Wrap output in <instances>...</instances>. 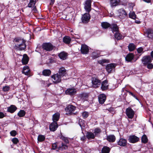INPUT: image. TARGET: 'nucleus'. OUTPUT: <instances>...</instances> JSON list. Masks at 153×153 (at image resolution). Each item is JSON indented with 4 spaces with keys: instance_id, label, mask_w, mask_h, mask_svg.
Segmentation results:
<instances>
[{
    "instance_id": "nucleus-61",
    "label": "nucleus",
    "mask_w": 153,
    "mask_h": 153,
    "mask_svg": "<svg viewBox=\"0 0 153 153\" xmlns=\"http://www.w3.org/2000/svg\"><path fill=\"white\" fill-rule=\"evenodd\" d=\"M33 10H34L35 11H36V6H34L33 7Z\"/></svg>"
},
{
    "instance_id": "nucleus-41",
    "label": "nucleus",
    "mask_w": 153,
    "mask_h": 153,
    "mask_svg": "<svg viewBox=\"0 0 153 153\" xmlns=\"http://www.w3.org/2000/svg\"><path fill=\"white\" fill-rule=\"evenodd\" d=\"M142 142L144 143H146L148 141V139L146 135H143L141 138Z\"/></svg>"
},
{
    "instance_id": "nucleus-44",
    "label": "nucleus",
    "mask_w": 153,
    "mask_h": 153,
    "mask_svg": "<svg viewBox=\"0 0 153 153\" xmlns=\"http://www.w3.org/2000/svg\"><path fill=\"white\" fill-rule=\"evenodd\" d=\"M45 139V137L42 135H39L38 137V140L39 141L42 142Z\"/></svg>"
},
{
    "instance_id": "nucleus-31",
    "label": "nucleus",
    "mask_w": 153,
    "mask_h": 153,
    "mask_svg": "<svg viewBox=\"0 0 153 153\" xmlns=\"http://www.w3.org/2000/svg\"><path fill=\"white\" fill-rule=\"evenodd\" d=\"M42 74L45 76H49L51 74V71L49 69H45L42 72Z\"/></svg>"
},
{
    "instance_id": "nucleus-46",
    "label": "nucleus",
    "mask_w": 153,
    "mask_h": 153,
    "mask_svg": "<svg viewBox=\"0 0 153 153\" xmlns=\"http://www.w3.org/2000/svg\"><path fill=\"white\" fill-rule=\"evenodd\" d=\"M82 115L83 118L85 119L88 117L89 113L86 111H84L82 113Z\"/></svg>"
},
{
    "instance_id": "nucleus-30",
    "label": "nucleus",
    "mask_w": 153,
    "mask_h": 153,
    "mask_svg": "<svg viewBox=\"0 0 153 153\" xmlns=\"http://www.w3.org/2000/svg\"><path fill=\"white\" fill-rule=\"evenodd\" d=\"M57 148L58 150L62 151L67 149H68V146L63 143H62L61 145H60Z\"/></svg>"
},
{
    "instance_id": "nucleus-32",
    "label": "nucleus",
    "mask_w": 153,
    "mask_h": 153,
    "mask_svg": "<svg viewBox=\"0 0 153 153\" xmlns=\"http://www.w3.org/2000/svg\"><path fill=\"white\" fill-rule=\"evenodd\" d=\"M16 107L14 105H11L8 108L7 111L11 113H13L16 109Z\"/></svg>"
},
{
    "instance_id": "nucleus-56",
    "label": "nucleus",
    "mask_w": 153,
    "mask_h": 153,
    "mask_svg": "<svg viewBox=\"0 0 153 153\" xmlns=\"http://www.w3.org/2000/svg\"><path fill=\"white\" fill-rule=\"evenodd\" d=\"M85 136H83L80 139L81 140L84 141L85 140Z\"/></svg>"
},
{
    "instance_id": "nucleus-43",
    "label": "nucleus",
    "mask_w": 153,
    "mask_h": 153,
    "mask_svg": "<svg viewBox=\"0 0 153 153\" xmlns=\"http://www.w3.org/2000/svg\"><path fill=\"white\" fill-rule=\"evenodd\" d=\"M98 51H97V53L95 52H94L92 53V56L93 59H95L99 56V53H98Z\"/></svg>"
},
{
    "instance_id": "nucleus-10",
    "label": "nucleus",
    "mask_w": 153,
    "mask_h": 153,
    "mask_svg": "<svg viewBox=\"0 0 153 153\" xmlns=\"http://www.w3.org/2000/svg\"><path fill=\"white\" fill-rule=\"evenodd\" d=\"M80 50L82 53L87 54L89 52V49L87 45L83 44L81 45Z\"/></svg>"
},
{
    "instance_id": "nucleus-60",
    "label": "nucleus",
    "mask_w": 153,
    "mask_h": 153,
    "mask_svg": "<svg viewBox=\"0 0 153 153\" xmlns=\"http://www.w3.org/2000/svg\"><path fill=\"white\" fill-rule=\"evenodd\" d=\"M113 108H110L109 109H108V111H110V112H111L113 110Z\"/></svg>"
},
{
    "instance_id": "nucleus-47",
    "label": "nucleus",
    "mask_w": 153,
    "mask_h": 153,
    "mask_svg": "<svg viewBox=\"0 0 153 153\" xmlns=\"http://www.w3.org/2000/svg\"><path fill=\"white\" fill-rule=\"evenodd\" d=\"M10 89V87L9 86H4L2 88V90L4 92H7L9 91Z\"/></svg>"
},
{
    "instance_id": "nucleus-54",
    "label": "nucleus",
    "mask_w": 153,
    "mask_h": 153,
    "mask_svg": "<svg viewBox=\"0 0 153 153\" xmlns=\"http://www.w3.org/2000/svg\"><path fill=\"white\" fill-rule=\"evenodd\" d=\"M143 50V49L142 47H140L138 48L137 49V51L138 53H140L142 52Z\"/></svg>"
},
{
    "instance_id": "nucleus-48",
    "label": "nucleus",
    "mask_w": 153,
    "mask_h": 153,
    "mask_svg": "<svg viewBox=\"0 0 153 153\" xmlns=\"http://www.w3.org/2000/svg\"><path fill=\"white\" fill-rule=\"evenodd\" d=\"M10 135L13 137L15 136L17 134V132L15 130H13L10 132Z\"/></svg>"
},
{
    "instance_id": "nucleus-5",
    "label": "nucleus",
    "mask_w": 153,
    "mask_h": 153,
    "mask_svg": "<svg viewBox=\"0 0 153 153\" xmlns=\"http://www.w3.org/2000/svg\"><path fill=\"white\" fill-rule=\"evenodd\" d=\"M126 112L128 118L132 119L133 117L134 114V111L131 108L129 107L126 108Z\"/></svg>"
},
{
    "instance_id": "nucleus-19",
    "label": "nucleus",
    "mask_w": 153,
    "mask_h": 153,
    "mask_svg": "<svg viewBox=\"0 0 153 153\" xmlns=\"http://www.w3.org/2000/svg\"><path fill=\"white\" fill-rule=\"evenodd\" d=\"M106 140L110 143L114 142L116 140L115 137L114 135H111L107 136Z\"/></svg>"
},
{
    "instance_id": "nucleus-14",
    "label": "nucleus",
    "mask_w": 153,
    "mask_h": 153,
    "mask_svg": "<svg viewBox=\"0 0 153 153\" xmlns=\"http://www.w3.org/2000/svg\"><path fill=\"white\" fill-rule=\"evenodd\" d=\"M76 92V89L74 88H68L65 91L66 94L73 95L75 94Z\"/></svg>"
},
{
    "instance_id": "nucleus-27",
    "label": "nucleus",
    "mask_w": 153,
    "mask_h": 153,
    "mask_svg": "<svg viewBox=\"0 0 153 153\" xmlns=\"http://www.w3.org/2000/svg\"><path fill=\"white\" fill-rule=\"evenodd\" d=\"M29 60V58L26 54H24L22 59V62L23 64H26L27 63Z\"/></svg>"
},
{
    "instance_id": "nucleus-15",
    "label": "nucleus",
    "mask_w": 153,
    "mask_h": 153,
    "mask_svg": "<svg viewBox=\"0 0 153 153\" xmlns=\"http://www.w3.org/2000/svg\"><path fill=\"white\" fill-rule=\"evenodd\" d=\"M145 33L149 38H152L153 37V30L152 29L149 28L146 29Z\"/></svg>"
},
{
    "instance_id": "nucleus-7",
    "label": "nucleus",
    "mask_w": 153,
    "mask_h": 153,
    "mask_svg": "<svg viewBox=\"0 0 153 153\" xmlns=\"http://www.w3.org/2000/svg\"><path fill=\"white\" fill-rule=\"evenodd\" d=\"M91 16L89 13H85L82 16V21L84 23H88L90 19Z\"/></svg>"
},
{
    "instance_id": "nucleus-29",
    "label": "nucleus",
    "mask_w": 153,
    "mask_h": 153,
    "mask_svg": "<svg viewBox=\"0 0 153 153\" xmlns=\"http://www.w3.org/2000/svg\"><path fill=\"white\" fill-rule=\"evenodd\" d=\"M86 137L87 138L89 139H94L95 138V135L94 134L91 132H87Z\"/></svg>"
},
{
    "instance_id": "nucleus-38",
    "label": "nucleus",
    "mask_w": 153,
    "mask_h": 153,
    "mask_svg": "<svg viewBox=\"0 0 153 153\" xmlns=\"http://www.w3.org/2000/svg\"><path fill=\"white\" fill-rule=\"evenodd\" d=\"M25 114L26 113L24 110H20L17 113V115L19 117H22L25 116Z\"/></svg>"
},
{
    "instance_id": "nucleus-3",
    "label": "nucleus",
    "mask_w": 153,
    "mask_h": 153,
    "mask_svg": "<svg viewBox=\"0 0 153 153\" xmlns=\"http://www.w3.org/2000/svg\"><path fill=\"white\" fill-rule=\"evenodd\" d=\"M52 80L55 84H56L60 82L61 78L60 75L58 74H53L51 76Z\"/></svg>"
},
{
    "instance_id": "nucleus-21",
    "label": "nucleus",
    "mask_w": 153,
    "mask_h": 153,
    "mask_svg": "<svg viewBox=\"0 0 153 153\" xmlns=\"http://www.w3.org/2000/svg\"><path fill=\"white\" fill-rule=\"evenodd\" d=\"M58 56L60 59L64 60L67 58L68 53L63 51L60 53Z\"/></svg>"
},
{
    "instance_id": "nucleus-9",
    "label": "nucleus",
    "mask_w": 153,
    "mask_h": 153,
    "mask_svg": "<svg viewBox=\"0 0 153 153\" xmlns=\"http://www.w3.org/2000/svg\"><path fill=\"white\" fill-rule=\"evenodd\" d=\"M142 61L144 65H146L151 62L152 59L149 56H146L143 57Z\"/></svg>"
},
{
    "instance_id": "nucleus-50",
    "label": "nucleus",
    "mask_w": 153,
    "mask_h": 153,
    "mask_svg": "<svg viewBox=\"0 0 153 153\" xmlns=\"http://www.w3.org/2000/svg\"><path fill=\"white\" fill-rule=\"evenodd\" d=\"M100 132L101 130L100 128H97L94 130V133L95 135H96L97 134L100 133Z\"/></svg>"
},
{
    "instance_id": "nucleus-25",
    "label": "nucleus",
    "mask_w": 153,
    "mask_h": 153,
    "mask_svg": "<svg viewBox=\"0 0 153 153\" xmlns=\"http://www.w3.org/2000/svg\"><path fill=\"white\" fill-rule=\"evenodd\" d=\"M81 100L84 101L86 100L88 97V94L87 93H82L79 95Z\"/></svg>"
},
{
    "instance_id": "nucleus-64",
    "label": "nucleus",
    "mask_w": 153,
    "mask_h": 153,
    "mask_svg": "<svg viewBox=\"0 0 153 153\" xmlns=\"http://www.w3.org/2000/svg\"><path fill=\"white\" fill-rule=\"evenodd\" d=\"M51 83H50V84H47V86L48 87H49L51 85Z\"/></svg>"
},
{
    "instance_id": "nucleus-42",
    "label": "nucleus",
    "mask_w": 153,
    "mask_h": 153,
    "mask_svg": "<svg viewBox=\"0 0 153 153\" xmlns=\"http://www.w3.org/2000/svg\"><path fill=\"white\" fill-rule=\"evenodd\" d=\"M129 16L130 18L133 19H135L136 18V16L134 12H130Z\"/></svg>"
},
{
    "instance_id": "nucleus-1",
    "label": "nucleus",
    "mask_w": 153,
    "mask_h": 153,
    "mask_svg": "<svg viewBox=\"0 0 153 153\" xmlns=\"http://www.w3.org/2000/svg\"><path fill=\"white\" fill-rule=\"evenodd\" d=\"M14 42L16 47L20 50H24L25 49L26 45L25 44V41L23 39L17 38L14 39Z\"/></svg>"
},
{
    "instance_id": "nucleus-18",
    "label": "nucleus",
    "mask_w": 153,
    "mask_h": 153,
    "mask_svg": "<svg viewBox=\"0 0 153 153\" xmlns=\"http://www.w3.org/2000/svg\"><path fill=\"white\" fill-rule=\"evenodd\" d=\"M116 66L115 64H110L108 65L106 67V69L108 73H110L112 70Z\"/></svg>"
},
{
    "instance_id": "nucleus-28",
    "label": "nucleus",
    "mask_w": 153,
    "mask_h": 153,
    "mask_svg": "<svg viewBox=\"0 0 153 153\" xmlns=\"http://www.w3.org/2000/svg\"><path fill=\"white\" fill-rule=\"evenodd\" d=\"M110 28L113 33H114V32H118V28L116 24H114L112 25L111 26Z\"/></svg>"
},
{
    "instance_id": "nucleus-35",
    "label": "nucleus",
    "mask_w": 153,
    "mask_h": 153,
    "mask_svg": "<svg viewBox=\"0 0 153 153\" xmlns=\"http://www.w3.org/2000/svg\"><path fill=\"white\" fill-rule=\"evenodd\" d=\"M114 37L117 40H119L121 39L122 36L119 32H117L115 33Z\"/></svg>"
},
{
    "instance_id": "nucleus-52",
    "label": "nucleus",
    "mask_w": 153,
    "mask_h": 153,
    "mask_svg": "<svg viewBox=\"0 0 153 153\" xmlns=\"http://www.w3.org/2000/svg\"><path fill=\"white\" fill-rule=\"evenodd\" d=\"M58 146H57L56 143H53L52 145V148L53 149H58Z\"/></svg>"
},
{
    "instance_id": "nucleus-13",
    "label": "nucleus",
    "mask_w": 153,
    "mask_h": 153,
    "mask_svg": "<svg viewBox=\"0 0 153 153\" xmlns=\"http://www.w3.org/2000/svg\"><path fill=\"white\" fill-rule=\"evenodd\" d=\"M117 143V144L121 146H125L127 144V140L123 138L120 139Z\"/></svg>"
},
{
    "instance_id": "nucleus-49",
    "label": "nucleus",
    "mask_w": 153,
    "mask_h": 153,
    "mask_svg": "<svg viewBox=\"0 0 153 153\" xmlns=\"http://www.w3.org/2000/svg\"><path fill=\"white\" fill-rule=\"evenodd\" d=\"M12 141L13 143L16 144L19 142V140L16 138H14L12 139Z\"/></svg>"
},
{
    "instance_id": "nucleus-36",
    "label": "nucleus",
    "mask_w": 153,
    "mask_h": 153,
    "mask_svg": "<svg viewBox=\"0 0 153 153\" xmlns=\"http://www.w3.org/2000/svg\"><path fill=\"white\" fill-rule=\"evenodd\" d=\"M71 39L68 36H65L63 38V41L66 44H69L70 43Z\"/></svg>"
},
{
    "instance_id": "nucleus-37",
    "label": "nucleus",
    "mask_w": 153,
    "mask_h": 153,
    "mask_svg": "<svg viewBox=\"0 0 153 153\" xmlns=\"http://www.w3.org/2000/svg\"><path fill=\"white\" fill-rule=\"evenodd\" d=\"M101 25L102 27L105 29H106L109 27H111V25L110 24L107 22H104L102 23L101 24Z\"/></svg>"
},
{
    "instance_id": "nucleus-63",
    "label": "nucleus",
    "mask_w": 153,
    "mask_h": 153,
    "mask_svg": "<svg viewBox=\"0 0 153 153\" xmlns=\"http://www.w3.org/2000/svg\"><path fill=\"white\" fill-rule=\"evenodd\" d=\"M55 0H51V2L52 3V4H53L54 1Z\"/></svg>"
},
{
    "instance_id": "nucleus-24",
    "label": "nucleus",
    "mask_w": 153,
    "mask_h": 153,
    "mask_svg": "<svg viewBox=\"0 0 153 153\" xmlns=\"http://www.w3.org/2000/svg\"><path fill=\"white\" fill-rule=\"evenodd\" d=\"M59 73L60 76H64L66 74V70L63 67H62L59 69Z\"/></svg>"
},
{
    "instance_id": "nucleus-55",
    "label": "nucleus",
    "mask_w": 153,
    "mask_h": 153,
    "mask_svg": "<svg viewBox=\"0 0 153 153\" xmlns=\"http://www.w3.org/2000/svg\"><path fill=\"white\" fill-rule=\"evenodd\" d=\"M4 116V114L1 112H0V118H3Z\"/></svg>"
},
{
    "instance_id": "nucleus-17",
    "label": "nucleus",
    "mask_w": 153,
    "mask_h": 153,
    "mask_svg": "<svg viewBox=\"0 0 153 153\" xmlns=\"http://www.w3.org/2000/svg\"><path fill=\"white\" fill-rule=\"evenodd\" d=\"M58 124L56 122H53L51 123L49 126V128L51 131H55L58 127Z\"/></svg>"
},
{
    "instance_id": "nucleus-34",
    "label": "nucleus",
    "mask_w": 153,
    "mask_h": 153,
    "mask_svg": "<svg viewBox=\"0 0 153 153\" xmlns=\"http://www.w3.org/2000/svg\"><path fill=\"white\" fill-rule=\"evenodd\" d=\"M120 0H111V3L112 6H116L119 4Z\"/></svg>"
},
{
    "instance_id": "nucleus-22",
    "label": "nucleus",
    "mask_w": 153,
    "mask_h": 153,
    "mask_svg": "<svg viewBox=\"0 0 153 153\" xmlns=\"http://www.w3.org/2000/svg\"><path fill=\"white\" fill-rule=\"evenodd\" d=\"M22 72L23 74L26 75L29 74L30 72V70L27 66L26 65L24 67Z\"/></svg>"
},
{
    "instance_id": "nucleus-59",
    "label": "nucleus",
    "mask_w": 153,
    "mask_h": 153,
    "mask_svg": "<svg viewBox=\"0 0 153 153\" xmlns=\"http://www.w3.org/2000/svg\"><path fill=\"white\" fill-rule=\"evenodd\" d=\"M151 57L153 58V51L151 52Z\"/></svg>"
},
{
    "instance_id": "nucleus-16",
    "label": "nucleus",
    "mask_w": 153,
    "mask_h": 153,
    "mask_svg": "<svg viewBox=\"0 0 153 153\" xmlns=\"http://www.w3.org/2000/svg\"><path fill=\"white\" fill-rule=\"evenodd\" d=\"M98 99L100 103L103 104L106 99V97L103 94H100L99 96Z\"/></svg>"
},
{
    "instance_id": "nucleus-39",
    "label": "nucleus",
    "mask_w": 153,
    "mask_h": 153,
    "mask_svg": "<svg viewBox=\"0 0 153 153\" xmlns=\"http://www.w3.org/2000/svg\"><path fill=\"white\" fill-rule=\"evenodd\" d=\"M135 48V45L133 43L130 44L128 46V48L130 51H134Z\"/></svg>"
},
{
    "instance_id": "nucleus-20",
    "label": "nucleus",
    "mask_w": 153,
    "mask_h": 153,
    "mask_svg": "<svg viewBox=\"0 0 153 153\" xmlns=\"http://www.w3.org/2000/svg\"><path fill=\"white\" fill-rule=\"evenodd\" d=\"M101 84V88L102 90L107 89L108 88V81L105 80L102 82Z\"/></svg>"
},
{
    "instance_id": "nucleus-33",
    "label": "nucleus",
    "mask_w": 153,
    "mask_h": 153,
    "mask_svg": "<svg viewBox=\"0 0 153 153\" xmlns=\"http://www.w3.org/2000/svg\"><path fill=\"white\" fill-rule=\"evenodd\" d=\"M110 151V149L106 146L103 147L102 150V153H109Z\"/></svg>"
},
{
    "instance_id": "nucleus-62",
    "label": "nucleus",
    "mask_w": 153,
    "mask_h": 153,
    "mask_svg": "<svg viewBox=\"0 0 153 153\" xmlns=\"http://www.w3.org/2000/svg\"><path fill=\"white\" fill-rule=\"evenodd\" d=\"M130 94H131L132 96H133V97H135V96L131 92H130Z\"/></svg>"
},
{
    "instance_id": "nucleus-12",
    "label": "nucleus",
    "mask_w": 153,
    "mask_h": 153,
    "mask_svg": "<svg viewBox=\"0 0 153 153\" xmlns=\"http://www.w3.org/2000/svg\"><path fill=\"white\" fill-rule=\"evenodd\" d=\"M139 140V138L134 135L130 136L128 139L129 141L131 143H135L137 142Z\"/></svg>"
},
{
    "instance_id": "nucleus-57",
    "label": "nucleus",
    "mask_w": 153,
    "mask_h": 153,
    "mask_svg": "<svg viewBox=\"0 0 153 153\" xmlns=\"http://www.w3.org/2000/svg\"><path fill=\"white\" fill-rule=\"evenodd\" d=\"M143 0L144 1L146 2V3H149L151 1V0Z\"/></svg>"
},
{
    "instance_id": "nucleus-2",
    "label": "nucleus",
    "mask_w": 153,
    "mask_h": 153,
    "mask_svg": "<svg viewBox=\"0 0 153 153\" xmlns=\"http://www.w3.org/2000/svg\"><path fill=\"white\" fill-rule=\"evenodd\" d=\"M92 86L95 88H98L101 84V80L98 78L95 77H93L91 79Z\"/></svg>"
},
{
    "instance_id": "nucleus-53",
    "label": "nucleus",
    "mask_w": 153,
    "mask_h": 153,
    "mask_svg": "<svg viewBox=\"0 0 153 153\" xmlns=\"http://www.w3.org/2000/svg\"><path fill=\"white\" fill-rule=\"evenodd\" d=\"M147 67L149 69H152L153 68V65L151 63H149L147 64Z\"/></svg>"
},
{
    "instance_id": "nucleus-23",
    "label": "nucleus",
    "mask_w": 153,
    "mask_h": 153,
    "mask_svg": "<svg viewBox=\"0 0 153 153\" xmlns=\"http://www.w3.org/2000/svg\"><path fill=\"white\" fill-rule=\"evenodd\" d=\"M134 58V55L132 53H129L125 57L126 60L128 62H130Z\"/></svg>"
},
{
    "instance_id": "nucleus-51",
    "label": "nucleus",
    "mask_w": 153,
    "mask_h": 153,
    "mask_svg": "<svg viewBox=\"0 0 153 153\" xmlns=\"http://www.w3.org/2000/svg\"><path fill=\"white\" fill-rule=\"evenodd\" d=\"M61 139L64 140L66 143H68V140L67 138L64 137H61Z\"/></svg>"
},
{
    "instance_id": "nucleus-8",
    "label": "nucleus",
    "mask_w": 153,
    "mask_h": 153,
    "mask_svg": "<svg viewBox=\"0 0 153 153\" xmlns=\"http://www.w3.org/2000/svg\"><path fill=\"white\" fill-rule=\"evenodd\" d=\"M91 0H88L85 1L84 4V8L88 13H89L91 10Z\"/></svg>"
},
{
    "instance_id": "nucleus-58",
    "label": "nucleus",
    "mask_w": 153,
    "mask_h": 153,
    "mask_svg": "<svg viewBox=\"0 0 153 153\" xmlns=\"http://www.w3.org/2000/svg\"><path fill=\"white\" fill-rule=\"evenodd\" d=\"M135 22L137 24H139L140 23V22L139 20H136L135 21Z\"/></svg>"
},
{
    "instance_id": "nucleus-40",
    "label": "nucleus",
    "mask_w": 153,
    "mask_h": 153,
    "mask_svg": "<svg viewBox=\"0 0 153 153\" xmlns=\"http://www.w3.org/2000/svg\"><path fill=\"white\" fill-rule=\"evenodd\" d=\"M36 0H31L30 3L28 4V7H34L36 3Z\"/></svg>"
},
{
    "instance_id": "nucleus-26",
    "label": "nucleus",
    "mask_w": 153,
    "mask_h": 153,
    "mask_svg": "<svg viewBox=\"0 0 153 153\" xmlns=\"http://www.w3.org/2000/svg\"><path fill=\"white\" fill-rule=\"evenodd\" d=\"M60 114L59 113H55L53 116L52 119L53 122H56L59 120Z\"/></svg>"
},
{
    "instance_id": "nucleus-11",
    "label": "nucleus",
    "mask_w": 153,
    "mask_h": 153,
    "mask_svg": "<svg viewBox=\"0 0 153 153\" xmlns=\"http://www.w3.org/2000/svg\"><path fill=\"white\" fill-rule=\"evenodd\" d=\"M127 15V13L123 9H120L118 10V16L121 19L125 18Z\"/></svg>"
},
{
    "instance_id": "nucleus-4",
    "label": "nucleus",
    "mask_w": 153,
    "mask_h": 153,
    "mask_svg": "<svg viewBox=\"0 0 153 153\" xmlns=\"http://www.w3.org/2000/svg\"><path fill=\"white\" fill-rule=\"evenodd\" d=\"M76 107L72 105H69L65 109L67 114H71L73 113L74 111L76 109Z\"/></svg>"
},
{
    "instance_id": "nucleus-45",
    "label": "nucleus",
    "mask_w": 153,
    "mask_h": 153,
    "mask_svg": "<svg viewBox=\"0 0 153 153\" xmlns=\"http://www.w3.org/2000/svg\"><path fill=\"white\" fill-rule=\"evenodd\" d=\"M108 60L105 59L100 60L98 61V62L102 65H103L104 63H108Z\"/></svg>"
},
{
    "instance_id": "nucleus-6",
    "label": "nucleus",
    "mask_w": 153,
    "mask_h": 153,
    "mask_svg": "<svg viewBox=\"0 0 153 153\" xmlns=\"http://www.w3.org/2000/svg\"><path fill=\"white\" fill-rule=\"evenodd\" d=\"M43 48L47 51H52L53 48V46L50 43H44L42 45Z\"/></svg>"
}]
</instances>
